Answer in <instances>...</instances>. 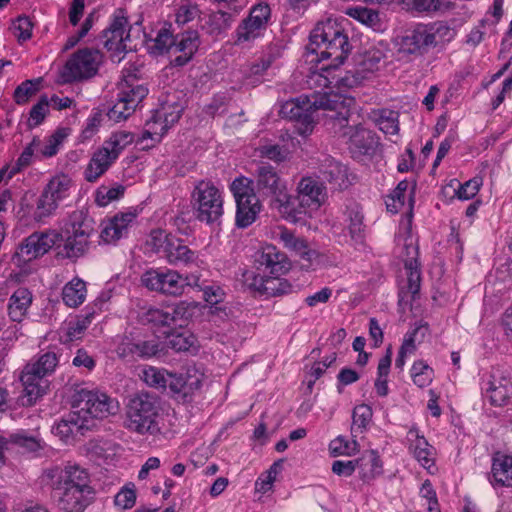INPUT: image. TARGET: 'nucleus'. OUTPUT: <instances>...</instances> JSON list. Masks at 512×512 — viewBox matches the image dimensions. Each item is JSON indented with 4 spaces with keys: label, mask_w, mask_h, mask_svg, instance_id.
<instances>
[{
    "label": "nucleus",
    "mask_w": 512,
    "mask_h": 512,
    "mask_svg": "<svg viewBox=\"0 0 512 512\" xmlns=\"http://www.w3.org/2000/svg\"><path fill=\"white\" fill-rule=\"evenodd\" d=\"M169 346L177 352L188 351L196 343V337L188 330L168 334Z\"/></svg>",
    "instance_id": "nucleus-50"
},
{
    "label": "nucleus",
    "mask_w": 512,
    "mask_h": 512,
    "mask_svg": "<svg viewBox=\"0 0 512 512\" xmlns=\"http://www.w3.org/2000/svg\"><path fill=\"white\" fill-rule=\"evenodd\" d=\"M103 55L98 49L83 48L67 60L61 77L63 82L72 83L93 77L102 62Z\"/></svg>",
    "instance_id": "nucleus-9"
},
{
    "label": "nucleus",
    "mask_w": 512,
    "mask_h": 512,
    "mask_svg": "<svg viewBox=\"0 0 512 512\" xmlns=\"http://www.w3.org/2000/svg\"><path fill=\"white\" fill-rule=\"evenodd\" d=\"M201 379L197 375L196 370L194 374L187 371L185 374H174L169 372L167 376V388L174 396L181 397L186 400L188 397L200 388Z\"/></svg>",
    "instance_id": "nucleus-26"
},
{
    "label": "nucleus",
    "mask_w": 512,
    "mask_h": 512,
    "mask_svg": "<svg viewBox=\"0 0 512 512\" xmlns=\"http://www.w3.org/2000/svg\"><path fill=\"white\" fill-rule=\"evenodd\" d=\"M278 238L286 249L294 252L301 259L309 263L318 257V252L310 249L308 242L304 238L296 236L294 232L285 227L279 228Z\"/></svg>",
    "instance_id": "nucleus-28"
},
{
    "label": "nucleus",
    "mask_w": 512,
    "mask_h": 512,
    "mask_svg": "<svg viewBox=\"0 0 512 512\" xmlns=\"http://www.w3.org/2000/svg\"><path fill=\"white\" fill-rule=\"evenodd\" d=\"M234 21L235 18L233 14L219 10L209 15L203 28L208 34L218 36L227 31Z\"/></svg>",
    "instance_id": "nucleus-38"
},
{
    "label": "nucleus",
    "mask_w": 512,
    "mask_h": 512,
    "mask_svg": "<svg viewBox=\"0 0 512 512\" xmlns=\"http://www.w3.org/2000/svg\"><path fill=\"white\" fill-rule=\"evenodd\" d=\"M10 29L19 43L29 40L32 36L33 23L28 16H19L11 24Z\"/></svg>",
    "instance_id": "nucleus-54"
},
{
    "label": "nucleus",
    "mask_w": 512,
    "mask_h": 512,
    "mask_svg": "<svg viewBox=\"0 0 512 512\" xmlns=\"http://www.w3.org/2000/svg\"><path fill=\"white\" fill-rule=\"evenodd\" d=\"M168 373L165 369L148 366L141 371L140 378L150 387L166 390Z\"/></svg>",
    "instance_id": "nucleus-43"
},
{
    "label": "nucleus",
    "mask_w": 512,
    "mask_h": 512,
    "mask_svg": "<svg viewBox=\"0 0 512 512\" xmlns=\"http://www.w3.org/2000/svg\"><path fill=\"white\" fill-rule=\"evenodd\" d=\"M135 108L129 103L118 96L117 102L108 110L107 117L109 120L118 123L122 120H126L133 112Z\"/></svg>",
    "instance_id": "nucleus-57"
},
{
    "label": "nucleus",
    "mask_w": 512,
    "mask_h": 512,
    "mask_svg": "<svg viewBox=\"0 0 512 512\" xmlns=\"http://www.w3.org/2000/svg\"><path fill=\"white\" fill-rule=\"evenodd\" d=\"M42 78L29 79L18 85L13 93V99L18 105L26 104L40 89Z\"/></svg>",
    "instance_id": "nucleus-46"
},
{
    "label": "nucleus",
    "mask_w": 512,
    "mask_h": 512,
    "mask_svg": "<svg viewBox=\"0 0 512 512\" xmlns=\"http://www.w3.org/2000/svg\"><path fill=\"white\" fill-rule=\"evenodd\" d=\"M256 191L262 198H270L278 209L287 210L293 206L292 197L288 193L287 183L281 178L276 168L263 163L254 172Z\"/></svg>",
    "instance_id": "nucleus-6"
},
{
    "label": "nucleus",
    "mask_w": 512,
    "mask_h": 512,
    "mask_svg": "<svg viewBox=\"0 0 512 512\" xmlns=\"http://www.w3.org/2000/svg\"><path fill=\"white\" fill-rule=\"evenodd\" d=\"M168 313V308L158 309V308H149L143 311L139 318L143 324H153L155 326H171V318Z\"/></svg>",
    "instance_id": "nucleus-51"
},
{
    "label": "nucleus",
    "mask_w": 512,
    "mask_h": 512,
    "mask_svg": "<svg viewBox=\"0 0 512 512\" xmlns=\"http://www.w3.org/2000/svg\"><path fill=\"white\" fill-rule=\"evenodd\" d=\"M32 303L31 292L24 287L18 288L10 297L8 314L12 321L21 322Z\"/></svg>",
    "instance_id": "nucleus-31"
},
{
    "label": "nucleus",
    "mask_w": 512,
    "mask_h": 512,
    "mask_svg": "<svg viewBox=\"0 0 512 512\" xmlns=\"http://www.w3.org/2000/svg\"><path fill=\"white\" fill-rule=\"evenodd\" d=\"M128 20L124 16H115L112 23L104 29L98 36V40L108 51H120L126 48L124 41L129 38V34L124 37L125 27Z\"/></svg>",
    "instance_id": "nucleus-25"
},
{
    "label": "nucleus",
    "mask_w": 512,
    "mask_h": 512,
    "mask_svg": "<svg viewBox=\"0 0 512 512\" xmlns=\"http://www.w3.org/2000/svg\"><path fill=\"white\" fill-rule=\"evenodd\" d=\"M348 229L350 237L356 243H362L364 239L363 213L358 206H353L347 210Z\"/></svg>",
    "instance_id": "nucleus-42"
},
{
    "label": "nucleus",
    "mask_w": 512,
    "mask_h": 512,
    "mask_svg": "<svg viewBox=\"0 0 512 512\" xmlns=\"http://www.w3.org/2000/svg\"><path fill=\"white\" fill-rule=\"evenodd\" d=\"M49 112V100L47 96H42L39 101L32 106L29 119H28V127L30 129L40 125L45 119L47 113Z\"/></svg>",
    "instance_id": "nucleus-55"
},
{
    "label": "nucleus",
    "mask_w": 512,
    "mask_h": 512,
    "mask_svg": "<svg viewBox=\"0 0 512 512\" xmlns=\"http://www.w3.org/2000/svg\"><path fill=\"white\" fill-rule=\"evenodd\" d=\"M404 252L402 254L405 269H412L413 267H419V249L413 242H405Z\"/></svg>",
    "instance_id": "nucleus-64"
},
{
    "label": "nucleus",
    "mask_w": 512,
    "mask_h": 512,
    "mask_svg": "<svg viewBox=\"0 0 512 512\" xmlns=\"http://www.w3.org/2000/svg\"><path fill=\"white\" fill-rule=\"evenodd\" d=\"M90 429L89 420L81 414L71 411L52 427V433L58 436L63 442L70 443L78 435H84Z\"/></svg>",
    "instance_id": "nucleus-22"
},
{
    "label": "nucleus",
    "mask_w": 512,
    "mask_h": 512,
    "mask_svg": "<svg viewBox=\"0 0 512 512\" xmlns=\"http://www.w3.org/2000/svg\"><path fill=\"white\" fill-rule=\"evenodd\" d=\"M86 292V283L74 278L63 287L62 299L67 306L75 308L85 301Z\"/></svg>",
    "instance_id": "nucleus-37"
},
{
    "label": "nucleus",
    "mask_w": 512,
    "mask_h": 512,
    "mask_svg": "<svg viewBox=\"0 0 512 512\" xmlns=\"http://www.w3.org/2000/svg\"><path fill=\"white\" fill-rule=\"evenodd\" d=\"M183 107L180 104H163L160 110L149 119L143 132V138H153L154 135L161 137L168 128L176 123L182 114Z\"/></svg>",
    "instance_id": "nucleus-17"
},
{
    "label": "nucleus",
    "mask_w": 512,
    "mask_h": 512,
    "mask_svg": "<svg viewBox=\"0 0 512 512\" xmlns=\"http://www.w3.org/2000/svg\"><path fill=\"white\" fill-rule=\"evenodd\" d=\"M491 475L489 480L493 486L512 487V456L495 457Z\"/></svg>",
    "instance_id": "nucleus-29"
},
{
    "label": "nucleus",
    "mask_w": 512,
    "mask_h": 512,
    "mask_svg": "<svg viewBox=\"0 0 512 512\" xmlns=\"http://www.w3.org/2000/svg\"><path fill=\"white\" fill-rule=\"evenodd\" d=\"M168 313L171 318V325L182 326L189 318L192 317L194 307L184 301L179 302L174 306L167 307Z\"/></svg>",
    "instance_id": "nucleus-56"
},
{
    "label": "nucleus",
    "mask_w": 512,
    "mask_h": 512,
    "mask_svg": "<svg viewBox=\"0 0 512 512\" xmlns=\"http://www.w3.org/2000/svg\"><path fill=\"white\" fill-rule=\"evenodd\" d=\"M261 271H264L262 269ZM267 272H263L261 275L260 273H256L254 271H245L242 274V281L245 286H247L249 289L254 290L262 294L264 289V283L266 279Z\"/></svg>",
    "instance_id": "nucleus-62"
},
{
    "label": "nucleus",
    "mask_w": 512,
    "mask_h": 512,
    "mask_svg": "<svg viewBox=\"0 0 512 512\" xmlns=\"http://www.w3.org/2000/svg\"><path fill=\"white\" fill-rule=\"evenodd\" d=\"M71 404L76 412L89 420L90 426L94 418H105L114 414V409L117 408L113 400L105 393L84 388L75 391Z\"/></svg>",
    "instance_id": "nucleus-8"
},
{
    "label": "nucleus",
    "mask_w": 512,
    "mask_h": 512,
    "mask_svg": "<svg viewBox=\"0 0 512 512\" xmlns=\"http://www.w3.org/2000/svg\"><path fill=\"white\" fill-rule=\"evenodd\" d=\"M175 35H173L169 29L162 28L159 30L156 38L154 49L159 53H171L173 43H175Z\"/></svg>",
    "instance_id": "nucleus-61"
},
{
    "label": "nucleus",
    "mask_w": 512,
    "mask_h": 512,
    "mask_svg": "<svg viewBox=\"0 0 512 512\" xmlns=\"http://www.w3.org/2000/svg\"><path fill=\"white\" fill-rule=\"evenodd\" d=\"M261 210L259 199L236 202L235 222L238 228H246L250 226L257 218Z\"/></svg>",
    "instance_id": "nucleus-33"
},
{
    "label": "nucleus",
    "mask_w": 512,
    "mask_h": 512,
    "mask_svg": "<svg viewBox=\"0 0 512 512\" xmlns=\"http://www.w3.org/2000/svg\"><path fill=\"white\" fill-rule=\"evenodd\" d=\"M382 463L377 452L369 451L358 459V469L364 481L371 480L381 473Z\"/></svg>",
    "instance_id": "nucleus-40"
},
{
    "label": "nucleus",
    "mask_w": 512,
    "mask_h": 512,
    "mask_svg": "<svg viewBox=\"0 0 512 512\" xmlns=\"http://www.w3.org/2000/svg\"><path fill=\"white\" fill-rule=\"evenodd\" d=\"M414 455L423 467H429L433 460L431 458V451L429 444L424 437L417 436L414 444L412 445Z\"/></svg>",
    "instance_id": "nucleus-60"
},
{
    "label": "nucleus",
    "mask_w": 512,
    "mask_h": 512,
    "mask_svg": "<svg viewBox=\"0 0 512 512\" xmlns=\"http://www.w3.org/2000/svg\"><path fill=\"white\" fill-rule=\"evenodd\" d=\"M10 442L28 452H36L44 448L43 441L37 435H28L21 430L10 435Z\"/></svg>",
    "instance_id": "nucleus-48"
},
{
    "label": "nucleus",
    "mask_w": 512,
    "mask_h": 512,
    "mask_svg": "<svg viewBox=\"0 0 512 512\" xmlns=\"http://www.w3.org/2000/svg\"><path fill=\"white\" fill-rule=\"evenodd\" d=\"M283 459H279L275 461L269 468V470L266 472V476L264 479H261V482H256V486L260 485L258 488L259 491H262L263 493L269 491L272 487L273 482L276 480V476L280 473V471L283 468Z\"/></svg>",
    "instance_id": "nucleus-63"
},
{
    "label": "nucleus",
    "mask_w": 512,
    "mask_h": 512,
    "mask_svg": "<svg viewBox=\"0 0 512 512\" xmlns=\"http://www.w3.org/2000/svg\"><path fill=\"white\" fill-rule=\"evenodd\" d=\"M90 323L91 320L89 316L75 321H70L65 332L64 342H71L80 339Z\"/></svg>",
    "instance_id": "nucleus-59"
},
{
    "label": "nucleus",
    "mask_w": 512,
    "mask_h": 512,
    "mask_svg": "<svg viewBox=\"0 0 512 512\" xmlns=\"http://www.w3.org/2000/svg\"><path fill=\"white\" fill-rule=\"evenodd\" d=\"M148 89L143 85H135L130 83L129 80H125V83L121 87V91L118 94L124 102L129 103L134 108L147 96Z\"/></svg>",
    "instance_id": "nucleus-44"
},
{
    "label": "nucleus",
    "mask_w": 512,
    "mask_h": 512,
    "mask_svg": "<svg viewBox=\"0 0 512 512\" xmlns=\"http://www.w3.org/2000/svg\"><path fill=\"white\" fill-rule=\"evenodd\" d=\"M57 364L58 358L56 354L49 351L41 355L36 362L27 364L24 369L46 378L47 375L55 370Z\"/></svg>",
    "instance_id": "nucleus-41"
},
{
    "label": "nucleus",
    "mask_w": 512,
    "mask_h": 512,
    "mask_svg": "<svg viewBox=\"0 0 512 512\" xmlns=\"http://www.w3.org/2000/svg\"><path fill=\"white\" fill-rule=\"evenodd\" d=\"M295 199L299 202V213H310L325 202L326 189L314 178L304 177L298 183Z\"/></svg>",
    "instance_id": "nucleus-16"
},
{
    "label": "nucleus",
    "mask_w": 512,
    "mask_h": 512,
    "mask_svg": "<svg viewBox=\"0 0 512 512\" xmlns=\"http://www.w3.org/2000/svg\"><path fill=\"white\" fill-rule=\"evenodd\" d=\"M173 236L174 235L166 233L161 229L152 230L149 235V239L147 240V245L155 253L162 254V256H164L165 251L168 248V243H170V239L173 238Z\"/></svg>",
    "instance_id": "nucleus-53"
},
{
    "label": "nucleus",
    "mask_w": 512,
    "mask_h": 512,
    "mask_svg": "<svg viewBox=\"0 0 512 512\" xmlns=\"http://www.w3.org/2000/svg\"><path fill=\"white\" fill-rule=\"evenodd\" d=\"M384 59V53L379 49H370L366 51L358 61L360 67L355 73L347 72L345 76L336 80V83L345 88H353L361 83L365 78L364 72H373L379 69L381 61Z\"/></svg>",
    "instance_id": "nucleus-19"
},
{
    "label": "nucleus",
    "mask_w": 512,
    "mask_h": 512,
    "mask_svg": "<svg viewBox=\"0 0 512 512\" xmlns=\"http://www.w3.org/2000/svg\"><path fill=\"white\" fill-rule=\"evenodd\" d=\"M40 145L38 138H33L31 143L24 148L21 155L17 159L14 165L10 166L8 172V178H12L14 175L19 173L22 169L28 167L31 164L32 156L34 154V148Z\"/></svg>",
    "instance_id": "nucleus-52"
},
{
    "label": "nucleus",
    "mask_w": 512,
    "mask_h": 512,
    "mask_svg": "<svg viewBox=\"0 0 512 512\" xmlns=\"http://www.w3.org/2000/svg\"><path fill=\"white\" fill-rule=\"evenodd\" d=\"M351 147L362 154L372 151L377 143L375 134L360 125H354L353 131L347 137Z\"/></svg>",
    "instance_id": "nucleus-35"
},
{
    "label": "nucleus",
    "mask_w": 512,
    "mask_h": 512,
    "mask_svg": "<svg viewBox=\"0 0 512 512\" xmlns=\"http://www.w3.org/2000/svg\"><path fill=\"white\" fill-rule=\"evenodd\" d=\"M20 380L24 387L22 397L24 406L34 405L49 389V381L46 378L26 369L22 371Z\"/></svg>",
    "instance_id": "nucleus-24"
},
{
    "label": "nucleus",
    "mask_w": 512,
    "mask_h": 512,
    "mask_svg": "<svg viewBox=\"0 0 512 512\" xmlns=\"http://www.w3.org/2000/svg\"><path fill=\"white\" fill-rule=\"evenodd\" d=\"M71 184V179L64 174L53 177L37 201L35 219L41 221L52 215L58 208L59 202L68 197Z\"/></svg>",
    "instance_id": "nucleus-10"
},
{
    "label": "nucleus",
    "mask_w": 512,
    "mask_h": 512,
    "mask_svg": "<svg viewBox=\"0 0 512 512\" xmlns=\"http://www.w3.org/2000/svg\"><path fill=\"white\" fill-rule=\"evenodd\" d=\"M372 409L366 404L358 405L354 408L352 413V433H363L372 419Z\"/></svg>",
    "instance_id": "nucleus-49"
},
{
    "label": "nucleus",
    "mask_w": 512,
    "mask_h": 512,
    "mask_svg": "<svg viewBox=\"0 0 512 512\" xmlns=\"http://www.w3.org/2000/svg\"><path fill=\"white\" fill-rule=\"evenodd\" d=\"M55 492L58 495V506L64 512H84L95 494L93 487L66 488V490H55Z\"/></svg>",
    "instance_id": "nucleus-20"
},
{
    "label": "nucleus",
    "mask_w": 512,
    "mask_h": 512,
    "mask_svg": "<svg viewBox=\"0 0 512 512\" xmlns=\"http://www.w3.org/2000/svg\"><path fill=\"white\" fill-rule=\"evenodd\" d=\"M313 99L316 108L332 112L327 124L333 133L347 138L354 128V125H349V118L351 117V108L355 105V99L336 93L313 96Z\"/></svg>",
    "instance_id": "nucleus-4"
},
{
    "label": "nucleus",
    "mask_w": 512,
    "mask_h": 512,
    "mask_svg": "<svg viewBox=\"0 0 512 512\" xmlns=\"http://www.w3.org/2000/svg\"><path fill=\"white\" fill-rule=\"evenodd\" d=\"M269 16L270 7L267 4L254 6L236 30L237 42H246L258 37L260 31L266 27Z\"/></svg>",
    "instance_id": "nucleus-18"
},
{
    "label": "nucleus",
    "mask_w": 512,
    "mask_h": 512,
    "mask_svg": "<svg viewBox=\"0 0 512 512\" xmlns=\"http://www.w3.org/2000/svg\"><path fill=\"white\" fill-rule=\"evenodd\" d=\"M320 174L323 180L337 188H342L347 176L346 168L331 158H326L320 165Z\"/></svg>",
    "instance_id": "nucleus-36"
},
{
    "label": "nucleus",
    "mask_w": 512,
    "mask_h": 512,
    "mask_svg": "<svg viewBox=\"0 0 512 512\" xmlns=\"http://www.w3.org/2000/svg\"><path fill=\"white\" fill-rule=\"evenodd\" d=\"M47 477L51 479V486L54 490L92 487L88 471L77 464H67L63 468L50 469L47 471Z\"/></svg>",
    "instance_id": "nucleus-12"
},
{
    "label": "nucleus",
    "mask_w": 512,
    "mask_h": 512,
    "mask_svg": "<svg viewBox=\"0 0 512 512\" xmlns=\"http://www.w3.org/2000/svg\"><path fill=\"white\" fill-rule=\"evenodd\" d=\"M512 396V382L505 378L494 379L489 382L486 388V397L491 404L502 406L507 403Z\"/></svg>",
    "instance_id": "nucleus-34"
},
{
    "label": "nucleus",
    "mask_w": 512,
    "mask_h": 512,
    "mask_svg": "<svg viewBox=\"0 0 512 512\" xmlns=\"http://www.w3.org/2000/svg\"><path fill=\"white\" fill-rule=\"evenodd\" d=\"M317 109L314 106V100L311 101L309 97L301 96L283 103L279 113L283 118L300 123L303 126L300 128V132L306 133L312 130L313 112Z\"/></svg>",
    "instance_id": "nucleus-15"
},
{
    "label": "nucleus",
    "mask_w": 512,
    "mask_h": 512,
    "mask_svg": "<svg viewBox=\"0 0 512 512\" xmlns=\"http://www.w3.org/2000/svg\"><path fill=\"white\" fill-rule=\"evenodd\" d=\"M306 49L308 53L316 55L318 62L330 60L320 67L322 73H329L344 63L352 46L340 24L329 18L316 24L310 33Z\"/></svg>",
    "instance_id": "nucleus-1"
},
{
    "label": "nucleus",
    "mask_w": 512,
    "mask_h": 512,
    "mask_svg": "<svg viewBox=\"0 0 512 512\" xmlns=\"http://www.w3.org/2000/svg\"><path fill=\"white\" fill-rule=\"evenodd\" d=\"M408 276H407V286L406 288H402L399 291L398 297H399V305H402L403 303H408L409 301H414L417 299L419 291H420V285H421V272H420V266L419 267H413L412 269H406Z\"/></svg>",
    "instance_id": "nucleus-39"
},
{
    "label": "nucleus",
    "mask_w": 512,
    "mask_h": 512,
    "mask_svg": "<svg viewBox=\"0 0 512 512\" xmlns=\"http://www.w3.org/2000/svg\"><path fill=\"white\" fill-rule=\"evenodd\" d=\"M426 25L432 36L434 47L437 46L439 42L450 41L454 36L453 30L443 22H435Z\"/></svg>",
    "instance_id": "nucleus-58"
},
{
    "label": "nucleus",
    "mask_w": 512,
    "mask_h": 512,
    "mask_svg": "<svg viewBox=\"0 0 512 512\" xmlns=\"http://www.w3.org/2000/svg\"><path fill=\"white\" fill-rule=\"evenodd\" d=\"M115 159L103 147L94 152L85 169V179L88 182H95L101 175H103Z\"/></svg>",
    "instance_id": "nucleus-32"
},
{
    "label": "nucleus",
    "mask_w": 512,
    "mask_h": 512,
    "mask_svg": "<svg viewBox=\"0 0 512 512\" xmlns=\"http://www.w3.org/2000/svg\"><path fill=\"white\" fill-rule=\"evenodd\" d=\"M141 282L151 291L174 296L181 295L184 289L183 276L174 270H149L142 275Z\"/></svg>",
    "instance_id": "nucleus-14"
},
{
    "label": "nucleus",
    "mask_w": 512,
    "mask_h": 512,
    "mask_svg": "<svg viewBox=\"0 0 512 512\" xmlns=\"http://www.w3.org/2000/svg\"><path fill=\"white\" fill-rule=\"evenodd\" d=\"M159 398L149 392L135 394L127 406V427L141 435H157L161 432Z\"/></svg>",
    "instance_id": "nucleus-3"
},
{
    "label": "nucleus",
    "mask_w": 512,
    "mask_h": 512,
    "mask_svg": "<svg viewBox=\"0 0 512 512\" xmlns=\"http://www.w3.org/2000/svg\"><path fill=\"white\" fill-rule=\"evenodd\" d=\"M394 43L397 52L403 56L424 55L429 48L434 47L426 24H417L413 29L407 30L404 35L396 37Z\"/></svg>",
    "instance_id": "nucleus-13"
},
{
    "label": "nucleus",
    "mask_w": 512,
    "mask_h": 512,
    "mask_svg": "<svg viewBox=\"0 0 512 512\" xmlns=\"http://www.w3.org/2000/svg\"><path fill=\"white\" fill-rule=\"evenodd\" d=\"M119 350L121 351V356H132L146 359L156 356L161 351V347L157 340H146L123 343L119 347Z\"/></svg>",
    "instance_id": "nucleus-30"
},
{
    "label": "nucleus",
    "mask_w": 512,
    "mask_h": 512,
    "mask_svg": "<svg viewBox=\"0 0 512 512\" xmlns=\"http://www.w3.org/2000/svg\"><path fill=\"white\" fill-rule=\"evenodd\" d=\"M348 15L357 19L361 23L378 31L381 29V21L379 13L373 9L366 7H354L348 10Z\"/></svg>",
    "instance_id": "nucleus-47"
},
{
    "label": "nucleus",
    "mask_w": 512,
    "mask_h": 512,
    "mask_svg": "<svg viewBox=\"0 0 512 512\" xmlns=\"http://www.w3.org/2000/svg\"><path fill=\"white\" fill-rule=\"evenodd\" d=\"M134 212H121L102 222V230L100 238L106 244L117 242L119 239L126 237L129 227L136 219Z\"/></svg>",
    "instance_id": "nucleus-23"
},
{
    "label": "nucleus",
    "mask_w": 512,
    "mask_h": 512,
    "mask_svg": "<svg viewBox=\"0 0 512 512\" xmlns=\"http://www.w3.org/2000/svg\"><path fill=\"white\" fill-rule=\"evenodd\" d=\"M196 218L207 224L219 222L223 215V198L219 189L211 182L200 181L193 194Z\"/></svg>",
    "instance_id": "nucleus-7"
},
{
    "label": "nucleus",
    "mask_w": 512,
    "mask_h": 512,
    "mask_svg": "<svg viewBox=\"0 0 512 512\" xmlns=\"http://www.w3.org/2000/svg\"><path fill=\"white\" fill-rule=\"evenodd\" d=\"M61 239L62 235L55 230L34 232L21 242L16 255L29 262L46 254Z\"/></svg>",
    "instance_id": "nucleus-11"
},
{
    "label": "nucleus",
    "mask_w": 512,
    "mask_h": 512,
    "mask_svg": "<svg viewBox=\"0 0 512 512\" xmlns=\"http://www.w3.org/2000/svg\"><path fill=\"white\" fill-rule=\"evenodd\" d=\"M257 270L264 269L270 275L266 276L262 294L275 297L288 293L291 285L287 280L280 278L290 269L287 256L273 245H266L256 252L254 258Z\"/></svg>",
    "instance_id": "nucleus-2"
},
{
    "label": "nucleus",
    "mask_w": 512,
    "mask_h": 512,
    "mask_svg": "<svg viewBox=\"0 0 512 512\" xmlns=\"http://www.w3.org/2000/svg\"><path fill=\"white\" fill-rule=\"evenodd\" d=\"M175 43L171 55H176L171 64L175 67L186 65L193 58L199 48L200 40L197 31L191 30L175 35Z\"/></svg>",
    "instance_id": "nucleus-21"
},
{
    "label": "nucleus",
    "mask_w": 512,
    "mask_h": 512,
    "mask_svg": "<svg viewBox=\"0 0 512 512\" xmlns=\"http://www.w3.org/2000/svg\"><path fill=\"white\" fill-rule=\"evenodd\" d=\"M167 262L174 266L198 265V255L184 244L183 240L173 236L168 243V248L163 256Z\"/></svg>",
    "instance_id": "nucleus-27"
},
{
    "label": "nucleus",
    "mask_w": 512,
    "mask_h": 512,
    "mask_svg": "<svg viewBox=\"0 0 512 512\" xmlns=\"http://www.w3.org/2000/svg\"><path fill=\"white\" fill-rule=\"evenodd\" d=\"M252 184L253 180L244 176L234 179L230 188L236 202H238V200L243 201L244 199H259L255 193L254 188L252 187Z\"/></svg>",
    "instance_id": "nucleus-45"
},
{
    "label": "nucleus",
    "mask_w": 512,
    "mask_h": 512,
    "mask_svg": "<svg viewBox=\"0 0 512 512\" xmlns=\"http://www.w3.org/2000/svg\"><path fill=\"white\" fill-rule=\"evenodd\" d=\"M64 251L68 258H79L89 248L90 237L94 232V221L83 210L73 211L65 224Z\"/></svg>",
    "instance_id": "nucleus-5"
}]
</instances>
